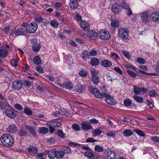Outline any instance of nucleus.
I'll use <instances>...</instances> for the list:
<instances>
[{
    "instance_id": "1",
    "label": "nucleus",
    "mask_w": 159,
    "mask_h": 159,
    "mask_svg": "<svg viewBox=\"0 0 159 159\" xmlns=\"http://www.w3.org/2000/svg\"><path fill=\"white\" fill-rule=\"evenodd\" d=\"M89 90L90 93L94 94L98 98H105L106 102L110 105H114L116 104V102L114 101V99L110 95L105 93L102 94L100 93L99 90L96 88H93L90 86L89 87Z\"/></svg>"
},
{
    "instance_id": "2",
    "label": "nucleus",
    "mask_w": 159,
    "mask_h": 159,
    "mask_svg": "<svg viewBox=\"0 0 159 159\" xmlns=\"http://www.w3.org/2000/svg\"><path fill=\"white\" fill-rule=\"evenodd\" d=\"M1 141L4 146L11 147L14 144V139L12 136L8 134H3L1 137Z\"/></svg>"
},
{
    "instance_id": "3",
    "label": "nucleus",
    "mask_w": 159,
    "mask_h": 159,
    "mask_svg": "<svg viewBox=\"0 0 159 159\" xmlns=\"http://www.w3.org/2000/svg\"><path fill=\"white\" fill-rule=\"evenodd\" d=\"M118 36L121 39L126 40L128 39L129 31L125 28H121L118 30Z\"/></svg>"
},
{
    "instance_id": "4",
    "label": "nucleus",
    "mask_w": 159,
    "mask_h": 159,
    "mask_svg": "<svg viewBox=\"0 0 159 159\" xmlns=\"http://www.w3.org/2000/svg\"><path fill=\"white\" fill-rule=\"evenodd\" d=\"M47 125L49 128L50 133H52L55 131L54 128L60 126L61 125V124L60 122L51 120L47 123Z\"/></svg>"
},
{
    "instance_id": "5",
    "label": "nucleus",
    "mask_w": 159,
    "mask_h": 159,
    "mask_svg": "<svg viewBox=\"0 0 159 159\" xmlns=\"http://www.w3.org/2000/svg\"><path fill=\"white\" fill-rule=\"evenodd\" d=\"M55 84L58 86L65 89H66L71 90L73 88V84L72 82L69 80L67 81L63 84L56 82Z\"/></svg>"
},
{
    "instance_id": "6",
    "label": "nucleus",
    "mask_w": 159,
    "mask_h": 159,
    "mask_svg": "<svg viewBox=\"0 0 159 159\" xmlns=\"http://www.w3.org/2000/svg\"><path fill=\"white\" fill-rule=\"evenodd\" d=\"M98 35L101 39L104 40L109 39L111 37L109 32L108 31L104 30H100L98 33Z\"/></svg>"
},
{
    "instance_id": "7",
    "label": "nucleus",
    "mask_w": 159,
    "mask_h": 159,
    "mask_svg": "<svg viewBox=\"0 0 159 159\" xmlns=\"http://www.w3.org/2000/svg\"><path fill=\"white\" fill-rule=\"evenodd\" d=\"M23 84L21 80H15L12 82V88L16 90H19L22 88Z\"/></svg>"
},
{
    "instance_id": "8",
    "label": "nucleus",
    "mask_w": 159,
    "mask_h": 159,
    "mask_svg": "<svg viewBox=\"0 0 159 159\" xmlns=\"http://www.w3.org/2000/svg\"><path fill=\"white\" fill-rule=\"evenodd\" d=\"M150 14L149 12L145 11L139 14L142 22L144 24L148 23L149 20Z\"/></svg>"
},
{
    "instance_id": "9",
    "label": "nucleus",
    "mask_w": 159,
    "mask_h": 159,
    "mask_svg": "<svg viewBox=\"0 0 159 159\" xmlns=\"http://www.w3.org/2000/svg\"><path fill=\"white\" fill-rule=\"evenodd\" d=\"M51 115L54 117H61L63 115L68 116L69 113L66 111L65 109H63L62 110H61L60 111H56L53 113Z\"/></svg>"
},
{
    "instance_id": "10",
    "label": "nucleus",
    "mask_w": 159,
    "mask_h": 159,
    "mask_svg": "<svg viewBox=\"0 0 159 159\" xmlns=\"http://www.w3.org/2000/svg\"><path fill=\"white\" fill-rule=\"evenodd\" d=\"M38 28V25L36 23H32L27 26V31L30 34H33L36 31Z\"/></svg>"
},
{
    "instance_id": "11",
    "label": "nucleus",
    "mask_w": 159,
    "mask_h": 159,
    "mask_svg": "<svg viewBox=\"0 0 159 159\" xmlns=\"http://www.w3.org/2000/svg\"><path fill=\"white\" fill-rule=\"evenodd\" d=\"M92 75V81L95 84H97L99 82V79L97 75L98 71L94 69L92 70L91 71Z\"/></svg>"
},
{
    "instance_id": "12",
    "label": "nucleus",
    "mask_w": 159,
    "mask_h": 159,
    "mask_svg": "<svg viewBox=\"0 0 159 159\" xmlns=\"http://www.w3.org/2000/svg\"><path fill=\"white\" fill-rule=\"evenodd\" d=\"M45 154H47L50 159H53L56 157V151L55 149H52L49 150H45L44 152Z\"/></svg>"
},
{
    "instance_id": "13",
    "label": "nucleus",
    "mask_w": 159,
    "mask_h": 159,
    "mask_svg": "<svg viewBox=\"0 0 159 159\" xmlns=\"http://www.w3.org/2000/svg\"><path fill=\"white\" fill-rule=\"evenodd\" d=\"M80 125L81 126V128L85 131H88L92 128L91 124L86 121L82 122Z\"/></svg>"
},
{
    "instance_id": "14",
    "label": "nucleus",
    "mask_w": 159,
    "mask_h": 159,
    "mask_svg": "<svg viewBox=\"0 0 159 159\" xmlns=\"http://www.w3.org/2000/svg\"><path fill=\"white\" fill-rule=\"evenodd\" d=\"M4 112L7 117L11 118H14L16 116V114L11 109H6Z\"/></svg>"
},
{
    "instance_id": "15",
    "label": "nucleus",
    "mask_w": 159,
    "mask_h": 159,
    "mask_svg": "<svg viewBox=\"0 0 159 159\" xmlns=\"http://www.w3.org/2000/svg\"><path fill=\"white\" fill-rule=\"evenodd\" d=\"M84 155L88 158L91 159H99L100 157L97 155L93 154L89 151H87L84 152Z\"/></svg>"
},
{
    "instance_id": "16",
    "label": "nucleus",
    "mask_w": 159,
    "mask_h": 159,
    "mask_svg": "<svg viewBox=\"0 0 159 159\" xmlns=\"http://www.w3.org/2000/svg\"><path fill=\"white\" fill-rule=\"evenodd\" d=\"M151 20L155 22H159V12L155 11L152 12L150 16Z\"/></svg>"
},
{
    "instance_id": "17",
    "label": "nucleus",
    "mask_w": 159,
    "mask_h": 159,
    "mask_svg": "<svg viewBox=\"0 0 159 159\" xmlns=\"http://www.w3.org/2000/svg\"><path fill=\"white\" fill-rule=\"evenodd\" d=\"M7 130L9 133H15L17 131V128L15 125L11 124L8 126L7 128Z\"/></svg>"
},
{
    "instance_id": "18",
    "label": "nucleus",
    "mask_w": 159,
    "mask_h": 159,
    "mask_svg": "<svg viewBox=\"0 0 159 159\" xmlns=\"http://www.w3.org/2000/svg\"><path fill=\"white\" fill-rule=\"evenodd\" d=\"M116 155L114 152L111 150H108L105 155V157L107 159H115Z\"/></svg>"
},
{
    "instance_id": "19",
    "label": "nucleus",
    "mask_w": 159,
    "mask_h": 159,
    "mask_svg": "<svg viewBox=\"0 0 159 159\" xmlns=\"http://www.w3.org/2000/svg\"><path fill=\"white\" fill-rule=\"evenodd\" d=\"M97 33L94 30L89 31L87 34L88 37L93 40L97 38Z\"/></svg>"
},
{
    "instance_id": "20",
    "label": "nucleus",
    "mask_w": 159,
    "mask_h": 159,
    "mask_svg": "<svg viewBox=\"0 0 159 159\" xmlns=\"http://www.w3.org/2000/svg\"><path fill=\"white\" fill-rule=\"evenodd\" d=\"M112 11L115 13H118L120 11V7L118 4L115 3L113 4L111 7Z\"/></svg>"
},
{
    "instance_id": "21",
    "label": "nucleus",
    "mask_w": 159,
    "mask_h": 159,
    "mask_svg": "<svg viewBox=\"0 0 159 159\" xmlns=\"http://www.w3.org/2000/svg\"><path fill=\"white\" fill-rule=\"evenodd\" d=\"M81 27L85 31H88L90 29V26L86 21H82L80 23Z\"/></svg>"
},
{
    "instance_id": "22",
    "label": "nucleus",
    "mask_w": 159,
    "mask_h": 159,
    "mask_svg": "<svg viewBox=\"0 0 159 159\" xmlns=\"http://www.w3.org/2000/svg\"><path fill=\"white\" fill-rule=\"evenodd\" d=\"M25 127L34 136H35L36 135V130L34 126L27 125H25Z\"/></svg>"
},
{
    "instance_id": "23",
    "label": "nucleus",
    "mask_w": 159,
    "mask_h": 159,
    "mask_svg": "<svg viewBox=\"0 0 159 159\" xmlns=\"http://www.w3.org/2000/svg\"><path fill=\"white\" fill-rule=\"evenodd\" d=\"M102 65L105 67H110L112 66V63L111 61L107 59L103 60L101 62Z\"/></svg>"
},
{
    "instance_id": "24",
    "label": "nucleus",
    "mask_w": 159,
    "mask_h": 159,
    "mask_svg": "<svg viewBox=\"0 0 159 159\" xmlns=\"http://www.w3.org/2000/svg\"><path fill=\"white\" fill-rule=\"evenodd\" d=\"M99 60L97 58L95 57L91 59L90 64L93 66H97L99 64Z\"/></svg>"
},
{
    "instance_id": "25",
    "label": "nucleus",
    "mask_w": 159,
    "mask_h": 159,
    "mask_svg": "<svg viewBox=\"0 0 159 159\" xmlns=\"http://www.w3.org/2000/svg\"><path fill=\"white\" fill-rule=\"evenodd\" d=\"M69 5L71 8L75 9L78 7V3L75 0H70Z\"/></svg>"
},
{
    "instance_id": "26",
    "label": "nucleus",
    "mask_w": 159,
    "mask_h": 159,
    "mask_svg": "<svg viewBox=\"0 0 159 159\" xmlns=\"http://www.w3.org/2000/svg\"><path fill=\"white\" fill-rule=\"evenodd\" d=\"M25 30L22 28L17 29H16V35L18 36L20 35H23L25 34Z\"/></svg>"
},
{
    "instance_id": "27",
    "label": "nucleus",
    "mask_w": 159,
    "mask_h": 159,
    "mask_svg": "<svg viewBox=\"0 0 159 159\" xmlns=\"http://www.w3.org/2000/svg\"><path fill=\"white\" fill-rule=\"evenodd\" d=\"M29 152L36 153L38 151V149L34 146H30L27 148Z\"/></svg>"
},
{
    "instance_id": "28",
    "label": "nucleus",
    "mask_w": 159,
    "mask_h": 159,
    "mask_svg": "<svg viewBox=\"0 0 159 159\" xmlns=\"http://www.w3.org/2000/svg\"><path fill=\"white\" fill-rule=\"evenodd\" d=\"M64 156V153L62 150L56 151V158L60 159L62 158Z\"/></svg>"
},
{
    "instance_id": "29",
    "label": "nucleus",
    "mask_w": 159,
    "mask_h": 159,
    "mask_svg": "<svg viewBox=\"0 0 159 159\" xmlns=\"http://www.w3.org/2000/svg\"><path fill=\"white\" fill-rule=\"evenodd\" d=\"M142 90V88L136 85L134 86L133 91L134 93L136 94H139L140 93Z\"/></svg>"
},
{
    "instance_id": "30",
    "label": "nucleus",
    "mask_w": 159,
    "mask_h": 159,
    "mask_svg": "<svg viewBox=\"0 0 159 159\" xmlns=\"http://www.w3.org/2000/svg\"><path fill=\"white\" fill-rule=\"evenodd\" d=\"M33 63L35 65H39L41 63L40 58L38 56L35 57L33 58Z\"/></svg>"
},
{
    "instance_id": "31",
    "label": "nucleus",
    "mask_w": 159,
    "mask_h": 159,
    "mask_svg": "<svg viewBox=\"0 0 159 159\" xmlns=\"http://www.w3.org/2000/svg\"><path fill=\"white\" fill-rule=\"evenodd\" d=\"M41 46L38 43H34L33 44L32 48L34 52H38L40 49Z\"/></svg>"
},
{
    "instance_id": "32",
    "label": "nucleus",
    "mask_w": 159,
    "mask_h": 159,
    "mask_svg": "<svg viewBox=\"0 0 159 159\" xmlns=\"http://www.w3.org/2000/svg\"><path fill=\"white\" fill-rule=\"evenodd\" d=\"M18 133L20 136H25L27 133V131L26 130L24 129H20L18 132Z\"/></svg>"
},
{
    "instance_id": "33",
    "label": "nucleus",
    "mask_w": 159,
    "mask_h": 159,
    "mask_svg": "<svg viewBox=\"0 0 159 159\" xmlns=\"http://www.w3.org/2000/svg\"><path fill=\"white\" fill-rule=\"evenodd\" d=\"M82 56L84 59H87L89 58V55L87 51H84L82 53Z\"/></svg>"
},
{
    "instance_id": "34",
    "label": "nucleus",
    "mask_w": 159,
    "mask_h": 159,
    "mask_svg": "<svg viewBox=\"0 0 159 159\" xmlns=\"http://www.w3.org/2000/svg\"><path fill=\"white\" fill-rule=\"evenodd\" d=\"M133 98L138 102L142 103L143 102V98L142 97H139L137 95H134L133 97Z\"/></svg>"
},
{
    "instance_id": "35",
    "label": "nucleus",
    "mask_w": 159,
    "mask_h": 159,
    "mask_svg": "<svg viewBox=\"0 0 159 159\" xmlns=\"http://www.w3.org/2000/svg\"><path fill=\"white\" fill-rule=\"evenodd\" d=\"M7 54V52L5 49H0V57H5Z\"/></svg>"
},
{
    "instance_id": "36",
    "label": "nucleus",
    "mask_w": 159,
    "mask_h": 159,
    "mask_svg": "<svg viewBox=\"0 0 159 159\" xmlns=\"http://www.w3.org/2000/svg\"><path fill=\"white\" fill-rule=\"evenodd\" d=\"M84 87L81 85L78 84L75 88V90L77 92H81L84 90Z\"/></svg>"
},
{
    "instance_id": "37",
    "label": "nucleus",
    "mask_w": 159,
    "mask_h": 159,
    "mask_svg": "<svg viewBox=\"0 0 159 159\" xmlns=\"http://www.w3.org/2000/svg\"><path fill=\"white\" fill-rule=\"evenodd\" d=\"M39 131L40 133L42 134H46L48 131V128L45 127H42L39 129Z\"/></svg>"
},
{
    "instance_id": "38",
    "label": "nucleus",
    "mask_w": 159,
    "mask_h": 159,
    "mask_svg": "<svg viewBox=\"0 0 159 159\" xmlns=\"http://www.w3.org/2000/svg\"><path fill=\"white\" fill-rule=\"evenodd\" d=\"M123 134L125 136H129L133 134V132L130 130L127 129L124 131Z\"/></svg>"
},
{
    "instance_id": "39",
    "label": "nucleus",
    "mask_w": 159,
    "mask_h": 159,
    "mask_svg": "<svg viewBox=\"0 0 159 159\" xmlns=\"http://www.w3.org/2000/svg\"><path fill=\"white\" fill-rule=\"evenodd\" d=\"M94 149L95 151L100 152H102L104 150L103 148L99 145L95 146Z\"/></svg>"
},
{
    "instance_id": "40",
    "label": "nucleus",
    "mask_w": 159,
    "mask_h": 159,
    "mask_svg": "<svg viewBox=\"0 0 159 159\" xmlns=\"http://www.w3.org/2000/svg\"><path fill=\"white\" fill-rule=\"evenodd\" d=\"M125 106L126 107H128L131 105L132 102L129 99H126L124 101Z\"/></svg>"
},
{
    "instance_id": "41",
    "label": "nucleus",
    "mask_w": 159,
    "mask_h": 159,
    "mask_svg": "<svg viewBox=\"0 0 159 159\" xmlns=\"http://www.w3.org/2000/svg\"><path fill=\"white\" fill-rule=\"evenodd\" d=\"M111 56L112 58L115 61L119 60L120 58L118 55L114 52H112L111 53Z\"/></svg>"
},
{
    "instance_id": "42",
    "label": "nucleus",
    "mask_w": 159,
    "mask_h": 159,
    "mask_svg": "<svg viewBox=\"0 0 159 159\" xmlns=\"http://www.w3.org/2000/svg\"><path fill=\"white\" fill-rule=\"evenodd\" d=\"M102 132V131L99 129H96L93 131V136H96L100 134Z\"/></svg>"
},
{
    "instance_id": "43",
    "label": "nucleus",
    "mask_w": 159,
    "mask_h": 159,
    "mask_svg": "<svg viewBox=\"0 0 159 159\" xmlns=\"http://www.w3.org/2000/svg\"><path fill=\"white\" fill-rule=\"evenodd\" d=\"M57 134L58 136L61 138H64L65 137V135L61 130H58L57 132Z\"/></svg>"
},
{
    "instance_id": "44",
    "label": "nucleus",
    "mask_w": 159,
    "mask_h": 159,
    "mask_svg": "<svg viewBox=\"0 0 159 159\" xmlns=\"http://www.w3.org/2000/svg\"><path fill=\"white\" fill-rule=\"evenodd\" d=\"M116 135V132L114 130H112L107 133L106 135L108 137H112L114 138Z\"/></svg>"
},
{
    "instance_id": "45",
    "label": "nucleus",
    "mask_w": 159,
    "mask_h": 159,
    "mask_svg": "<svg viewBox=\"0 0 159 159\" xmlns=\"http://www.w3.org/2000/svg\"><path fill=\"white\" fill-rule=\"evenodd\" d=\"M112 26L114 27H116L119 25V23L118 20H112L111 23Z\"/></svg>"
},
{
    "instance_id": "46",
    "label": "nucleus",
    "mask_w": 159,
    "mask_h": 159,
    "mask_svg": "<svg viewBox=\"0 0 159 159\" xmlns=\"http://www.w3.org/2000/svg\"><path fill=\"white\" fill-rule=\"evenodd\" d=\"M50 25L53 28H57L58 27V23L57 21L53 20L50 22Z\"/></svg>"
},
{
    "instance_id": "47",
    "label": "nucleus",
    "mask_w": 159,
    "mask_h": 159,
    "mask_svg": "<svg viewBox=\"0 0 159 159\" xmlns=\"http://www.w3.org/2000/svg\"><path fill=\"white\" fill-rule=\"evenodd\" d=\"M63 151L65 154H68L70 153L71 151V148L69 147H65L62 149Z\"/></svg>"
},
{
    "instance_id": "48",
    "label": "nucleus",
    "mask_w": 159,
    "mask_h": 159,
    "mask_svg": "<svg viewBox=\"0 0 159 159\" xmlns=\"http://www.w3.org/2000/svg\"><path fill=\"white\" fill-rule=\"evenodd\" d=\"M24 112L27 115H30L32 114V111L30 109L27 107L24 108Z\"/></svg>"
},
{
    "instance_id": "49",
    "label": "nucleus",
    "mask_w": 159,
    "mask_h": 159,
    "mask_svg": "<svg viewBox=\"0 0 159 159\" xmlns=\"http://www.w3.org/2000/svg\"><path fill=\"white\" fill-rule=\"evenodd\" d=\"M72 128L75 131H79L80 130V126L76 124H73L72 125Z\"/></svg>"
},
{
    "instance_id": "50",
    "label": "nucleus",
    "mask_w": 159,
    "mask_h": 159,
    "mask_svg": "<svg viewBox=\"0 0 159 159\" xmlns=\"http://www.w3.org/2000/svg\"><path fill=\"white\" fill-rule=\"evenodd\" d=\"M134 131L140 136H144L145 135L143 132L138 129H134Z\"/></svg>"
},
{
    "instance_id": "51",
    "label": "nucleus",
    "mask_w": 159,
    "mask_h": 159,
    "mask_svg": "<svg viewBox=\"0 0 159 159\" xmlns=\"http://www.w3.org/2000/svg\"><path fill=\"white\" fill-rule=\"evenodd\" d=\"M121 7L122 8L126 9L129 8V5L125 1H123L121 4Z\"/></svg>"
},
{
    "instance_id": "52",
    "label": "nucleus",
    "mask_w": 159,
    "mask_h": 159,
    "mask_svg": "<svg viewBox=\"0 0 159 159\" xmlns=\"http://www.w3.org/2000/svg\"><path fill=\"white\" fill-rule=\"evenodd\" d=\"M123 54L124 56L128 59H129L131 57V55L129 53L125 51H122Z\"/></svg>"
},
{
    "instance_id": "53",
    "label": "nucleus",
    "mask_w": 159,
    "mask_h": 159,
    "mask_svg": "<svg viewBox=\"0 0 159 159\" xmlns=\"http://www.w3.org/2000/svg\"><path fill=\"white\" fill-rule=\"evenodd\" d=\"M128 74L131 77H135L137 75L134 72L130 70H128L127 71Z\"/></svg>"
},
{
    "instance_id": "54",
    "label": "nucleus",
    "mask_w": 159,
    "mask_h": 159,
    "mask_svg": "<svg viewBox=\"0 0 159 159\" xmlns=\"http://www.w3.org/2000/svg\"><path fill=\"white\" fill-rule=\"evenodd\" d=\"M150 96L152 97H156L158 96V94L156 93L153 90H151L149 92Z\"/></svg>"
},
{
    "instance_id": "55",
    "label": "nucleus",
    "mask_w": 159,
    "mask_h": 159,
    "mask_svg": "<svg viewBox=\"0 0 159 159\" xmlns=\"http://www.w3.org/2000/svg\"><path fill=\"white\" fill-rule=\"evenodd\" d=\"M36 70L40 73H44V70L42 67L38 66L36 68Z\"/></svg>"
},
{
    "instance_id": "56",
    "label": "nucleus",
    "mask_w": 159,
    "mask_h": 159,
    "mask_svg": "<svg viewBox=\"0 0 159 159\" xmlns=\"http://www.w3.org/2000/svg\"><path fill=\"white\" fill-rule=\"evenodd\" d=\"M10 62L11 65L14 66H17L18 61L15 59H12L11 61Z\"/></svg>"
},
{
    "instance_id": "57",
    "label": "nucleus",
    "mask_w": 159,
    "mask_h": 159,
    "mask_svg": "<svg viewBox=\"0 0 159 159\" xmlns=\"http://www.w3.org/2000/svg\"><path fill=\"white\" fill-rule=\"evenodd\" d=\"M79 74L80 76L83 77H86L87 75L86 71L85 70L80 71L79 72Z\"/></svg>"
},
{
    "instance_id": "58",
    "label": "nucleus",
    "mask_w": 159,
    "mask_h": 159,
    "mask_svg": "<svg viewBox=\"0 0 159 159\" xmlns=\"http://www.w3.org/2000/svg\"><path fill=\"white\" fill-rule=\"evenodd\" d=\"M151 139L152 141H154L157 143H159V137L155 136L151 137Z\"/></svg>"
},
{
    "instance_id": "59",
    "label": "nucleus",
    "mask_w": 159,
    "mask_h": 159,
    "mask_svg": "<svg viewBox=\"0 0 159 159\" xmlns=\"http://www.w3.org/2000/svg\"><path fill=\"white\" fill-rule=\"evenodd\" d=\"M137 62L140 64H144L145 62V61L143 58L138 57L137 58Z\"/></svg>"
},
{
    "instance_id": "60",
    "label": "nucleus",
    "mask_w": 159,
    "mask_h": 159,
    "mask_svg": "<svg viewBox=\"0 0 159 159\" xmlns=\"http://www.w3.org/2000/svg\"><path fill=\"white\" fill-rule=\"evenodd\" d=\"M6 107V105L3 102L0 101V109L3 110Z\"/></svg>"
},
{
    "instance_id": "61",
    "label": "nucleus",
    "mask_w": 159,
    "mask_h": 159,
    "mask_svg": "<svg viewBox=\"0 0 159 159\" xmlns=\"http://www.w3.org/2000/svg\"><path fill=\"white\" fill-rule=\"evenodd\" d=\"M16 28H13L11 30V32L10 33V35L12 36L14 34H15L16 35Z\"/></svg>"
},
{
    "instance_id": "62",
    "label": "nucleus",
    "mask_w": 159,
    "mask_h": 159,
    "mask_svg": "<svg viewBox=\"0 0 159 159\" xmlns=\"http://www.w3.org/2000/svg\"><path fill=\"white\" fill-rule=\"evenodd\" d=\"M14 107L16 109L19 110H21L23 109L22 106L20 105L18 103L15 104L14 105Z\"/></svg>"
},
{
    "instance_id": "63",
    "label": "nucleus",
    "mask_w": 159,
    "mask_h": 159,
    "mask_svg": "<svg viewBox=\"0 0 159 159\" xmlns=\"http://www.w3.org/2000/svg\"><path fill=\"white\" fill-rule=\"evenodd\" d=\"M96 141V140L93 139L92 138H89L87 139L86 140V142L87 143H94Z\"/></svg>"
},
{
    "instance_id": "64",
    "label": "nucleus",
    "mask_w": 159,
    "mask_h": 159,
    "mask_svg": "<svg viewBox=\"0 0 159 159\" xmlns=\"http://www.w3.org/2000/svg\"><path fill=\"white\" fill-rule=\"evenodd\" d=\"M125 13L128 16L131 15L132 14V11L129 7L126 9Z\"/></svg>"
}]
</instances>
